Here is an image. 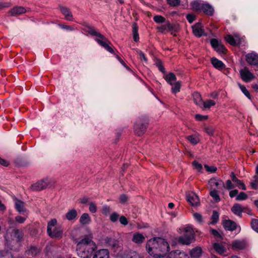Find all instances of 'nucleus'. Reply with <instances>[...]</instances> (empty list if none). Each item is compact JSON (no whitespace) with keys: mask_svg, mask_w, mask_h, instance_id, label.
<instances>
[{"mask_svg":"<svg viewBox=\"0 0 258 258\" xmlns=\"http://www.w3.org/2000/svg\"><path fill=\"white\" fill-rule=\"evenodd\" d=\"M251 226L252 228L256 232L258 233V220L252 219L251 222Z\"/></svg>","mask_w":258,"mask_h":258,"instance_id":"a18cd8bd","label":"nucleus"},{"mask_svg":"<svg viewBox=\"0 0 258 258\" xmlns=\"http://www.w3.org/2000/svg\"><path fill=\"white\" fill-rule=\"evenodd\" d=\"M219 215L218 213L215 211H213V214L212 216V223H217V221L219 220Z\"/></svg>","mask_w":258,"mask_h":258,"instance_id":"8fccbe9b","label":"nucleus"},{"mask_svg":"<svg viewBox=\"0 0 258 258\" xmlns=\"http://www.w3.org/2000/svg\"><path fill=\"white\" fill-rule=\"evenodd\" d=\"M79 221L82 225H87L90 223L91 218L88 213H83L81 216Z\"/></svg>","mask_w":258,"mask_h":258,"instance_id":"cd10ccee","label":"nucleus"},{"mask_svg":"<svg viewBox=\"0 0 258 258\" xmlns=\"http://www.w3.org/2000/svg\"><path fill=\"white\" fill-rule=\"evenodd\" d=\"M96 249V243L88 237L82 239L77 244V254L82 258H91L93 252H95Z\"/></svg>","mask_w":258,"mask_h":258,"instance_id":"f03ea898","label":"nucleus"},{"mask_svg":"<svg viewBox=\"0 0 258 258\" xmlns=\"http://www.w3.org/2000/svg\"><path fill=\"white\" fill-rule=\"evenodd\" d=\"M181 87V84L180 82L178 81L176 82L174 84V86L172 87V92L174 94H176L180 91Z\"/></svg>","mask_w":258,"mask_h":258,"instance_id":"4c0bfd02","label":"nucleus"},{"mask_svg":"<svg viewBox=\"0 0 258 258\" xmlns=\"http://www.w3.org/2000/svg\"><path fill=\"white\" fill-rule=\"evenodd\" d=\"M194 234H184L178 238V242L183 245H189L194 241Z\"/></svg>","mask_w":258,"mask_h":258,"instance_id":"1a4fd4ad","label":"nucleus"},{"mask_svg":"<svg viewBox=\"0 0 258 258\" xmlns=\"http://www.w3.org/2000/svg\"><path fill=\"white\" fill-rule=\"evenodd\" d=\"M211 44L212 46L215 49L217 47L220 43L216 39H212L211 40Z\"/></svg>","mask_w":258,"mask_h":258,"instance_id":"680f3d73","label":"nucleus"},{"mask_svg":"<svg viewBox=\"0 0 258 258\" xmlns=\"http://www.w3.org/2000/svg\"><path fill=\"white\" fill-rule=\"evenodd\" d=\"M225 39L227 42H228L231 45L236 46L235 42L234 40V38L233 36L231 35H228L226 36Z\"/></svg>","mask_w":258,"mask_h":258,"instance_id":"49530a36","label":"nucleus"},{"mask_svg":"<svg viewBox=\"0 0 258 258\" xmlns=\"http://www.w3.org/2000/svg\"><path fill=\"white\" fill-rule=\"evenodd\" d=\"M205 168L207 171L210 172H214L217 170V168L213 166H209L207 165H205Z\"/></svg>","mask_w":258,"mask_h":258,"instance_id":"bf43d9fd","label":"nucleus"},{"mask_svg":"<svg viewBox=\"0 0 258 258\" xmlns=\"http://www.w3.org/2000/svg\"><path fill=\"white\" fill-rule=\"evenodd\" d=\"M203 251L200 247H196L192 248L189 251V254L191 258H200L202 255Z\"/></svg>","mask_w":258,"mask_h":258,"instance_id":"412c9836","label":"nucleus"},{"mask_svg":"<svg viewBox=\"0 0 258 258\" xmlns=\"http://www.w3.org/2000/svg\"><path fill=\"white\" fill-rule=\"evenodd\" d=\"M147 127V122H143L141 120H138L136 122L134 126L135 132L138 136H141L146 131Z\"/></svg>","mask_w":258,"mask_h":258,"instance_id":"423d86ee","label":"nucleus"},{"mask_svg":"<svg viewBox=\"0 0 258 258\" xmlns=\"http://www.w3.org/2000/svg\"><path fill=\"white\" fill-rule=\"evenodd\" d=\"M167 3L171 7H176L180 4V0H167Z\"/></svg>","mask_w":258,"mask_h":258,"instance_id":"3c124183","label":"nucleus"},{"mask_svg":"<svg viewBox=\"0 0 258 258\" xmlns=\"http://www.w3.org/2000/svg\"><path fill=\"white\" fill-rule=\"evenodd\" d=\"M119 222L121 224L124 226L127 225L128 224V221L124 216H121V217H120Z\"/></svg>","mask_w":258,"mask_h":258,"instance_id":"0e129e2a","label":"nucleus"},{"mask_svg":"<svg viewBox=\"0 0 258 258\" xmlns=\"http://www.w3.org/2000/svg\"><path fill=\"white\" fill-rule=\"evenodd\" d=\"M234 38V40L235 42L236 45H237L241 43V38L239 37L238 35L235 34L233 36Z\"/></svg>","mask_w":258,"mask_h":258,"instance_id":"774afa93","label":"nucleus"},{"mask_svg":"<svg viewBox=\"0 0 258 258\" xmlns=\"http://www.w3.org/2000/svg\"><path fill=\"white\" fill-rule=\"evenodd\" d=\"M47 233L52 238L60 239L63 236V230L61 227L57 225V221L52 219L47 223Z\"/></svg>","mask_w":258,"mask_h":258,"instance_id":"7ed1b4c3","label":"nucleus"},{"mask_svg":"<svg viewBox=\"0 0 258 258\" xmlns=\"http://www.w3.org/2000/svg\"><path fill=\"white\" fill-rule=\"evenodd\" d=\"M192 164L194 166L195 168L197 169L198 171H200L202 168V165L201 164L199 163L197 161H194L192 162Z\"/></svg>","mask_w":258,"mask_h":258,"instance_id":"69168bd1","label":"nucleus"},{"mask_svg":"<svg viewBox=\"0 0 258 258\" xmlns=\"http://www.w3.org/2000/svg\"><path fill=\"white\" fill-rule=\"evenodd\" d=\"M246 242L244 240H235L232 242L231 247L234 250H241L246 247Z\"/></svg>","mask_w":258,"mask_h":258,"instance_id":"f8f14e48","label":"nucleus"},{"mask_svg":"<svg viewBox=\"0 0 258 258\" xmlns=\"http://www.w3.org/2000/svg\"><path fill=\"white\" fill-rule=\"evenodd\" d=\"M110 212V208L107 206L104 205L102 207V213L104 215H106Z\"/></svg>","mask_w":258,"mask_h":258,"instance_id":"052dcab7","label":"nucleus"},{"mask_svg":"<svg viewBox=\"0 0 258 258\" xmlns=\"http://www.w3.org/2000/svg\"><path fill=\"white\" fill-rule=\"evenodd\" d=\"M166 258H189L188 254L179 250L172 251Z\"/></svg>","mask_w":258,"mask_h":258,"instance_id":"2eb2a0df","label":"nucleus"},{"mask_svg":"<svg viewBox=\"0 0 258 258\" xmlns=\"http://www.w3.org/2000/svg\"><path fill=\"white\" fill-rule=\"evenodd\" d=\"M194 217L195 219L200 223H201L203 222V218L202 216L198 213H196L194 214Z\"/></svg>","mask_w":258,"mask_h":258,"instance_id":"4d7b16f0","label":"nucleus"},{"mask_svg":"<svg viewBox=\"0 0 258 258\" xmlns=\"http://www.w3.org/2000/svg\"><path fill=\"white\" fill-rule=\"evenodd\" d=\"M201 10L206 15L210 16L213 15L214 12V10L212 6L205 3H204Z\"/></svg>","mask_w":258,"mask_h":258,"instance_id":"5701e85b","label":"nucleus"},{"mask_svg":"<svg viewBox=\"0 0 258 258\" xmlns=\"http://www.w3.org/2000/svg\"><path fill=\"white\" fill-rule=\"evenodd\" d=\"M133 38L135 41L137 42L139 40V36L138 33V28L136 23H134L133 26Z\"/></svg>","mask_w":258,"mask_h":258,"instance_id":"72a5a7b5","label":"nucleus"},{"mask_svg":"<svg viewBox=\"0 0 258 258\" xmlns=\"http://www.w3.org/2000/svg\"><path fill=\"white\" fill-rule=\"evenodd\" d=\"M40 250L36 246H31L26 251V254L28 257H33L37 255Z\"/></svg>","mask_w":258,"mask_h":258,"instance_id":"4be33fe9","label":"nucleus"},{"mask_svg":"<svg viewBox=\"0 0 258 258\" xmlns=\"http://www.w3.org/2000/svg\"><path fill=\"white\" fill-rule=\"evenodd\" d=\"M211 62L213 66L217 69L222 70L225 68V64L223 62L216 58H212Z\"/></svg>","mask_w":258,"mask_h":258,"instance_id":"b1692460","label":"nucleus"},{"mask_svg":"<svg viewBox=\"0 0 258 258\" xmlns=\"http://www.w3.org/2000/svg\"><path fill=\"white\" fill-rule=\"evenodd\" d=\"M241 79L245 82H249L254 78V76L247 68L239 71Z\"/></svg>","mask_w":258,"mask_h":258,"instance_id":"6e6552de","label":"nucleus"},{"mask_svg":"<svg viewBox=\"0 0 258 258\" xmlns=\"http://www.w3.org/2000/svg\"><path fill=\"white\" fill-rule=\"evenodd\" d=\"M15 207L19 213H23L24 212H26V209L24 208V203L23 202L16 200L15 201Z\"/></svg>","mask_w":258,"mask_h":258,"instance_id":"bb28decb","label":"nucleus"},{"mask_svg":"<svg viewBox=\"0 0 258 258\" xmlns=\"http://www.w3.org/2000/svg\"><path fill=\"white\" fill-rule=\"evenodd\" d=\"M205 131L210 136H212L214 134V130L212 126L205 127Z\"/></svg>","mask_w":258,"mask_h":258,"instance_id":"6e6d98bb","label":"nucleus"},{"mask_svg":"<svg viewBox=\"0 0 258 258\" xmlns=\"http://www.w3.org/2000/svg\"><path fill=\"white\" fill-rule=\"evenodd\" d=\"M238 86L242 92V93L249 99H250V95L248 91L246 89L245 87L243 85H241L240 84H238Z\"/></svg>","mask_w":258,"mask_h":258,"instance_id":"a19ab883","label":"nucleus"},{"mask_svg":"<svg viewBox=\"0 0 258 258\" xmlns=\"http://www.w3.org/2000/svg\"><path fill=\"white\" fill-rule=\"evenodd\" d=\"M77 217V211L75 209H72L69 211L66 214V218L69 221L75 219Z\"/></svg>","mask_w":258,"mask_h":258,"instance_id":"c85d7f7f","label":"nucleus"},{"mask_svg":"<svg viewBox=\"0 0 258 258\" xmlns=\"http://www.w3.org/2000/svg\"><path fill=\"white\" fill-rule=\"evenodd\" d=\"M246 60L249 64L256 65L258 64V54L255 52L248 53L246 55Z\"/></svg>","mask_w":258,"mask_h":258,"instance_id":"4468645a","label":"nucleus"},{"mask_svg":"<svg viewBox=\"0 0 258 258\" xmlns=\"http://www.w3.org/2000/svg\"><path fill=\"white\" fill-rule=\"evenodd\" d=\"M204 4V2L196 1L191 3V7L194 10L200 11L202 10Z\"/></svg>","mask_w":258,"mask_h":258,"instance_id":"c756f323","label":"nucleus"},{"mask_svg":"<svg viewBox=\"0 0 258 258\" xmlns=\"http://www.w3.org/2000/svg\"><path fill=\"white\" fill-rule=\"evenodd\" d=\"M232 181L235 183V186L238 187L239 188L242 189L243 190L246 189V186L244 183L242 181L239 180L237 178H234V180Z\"/></svg>","mask_w":258,"mask_h":258,"instance_id":"f704fd0d","label":"nucleus"},{"mask_svg":"<svg viewBox=\"0 0 258 258\" xmlns=\"http://www.w3.org/2000/svg\"><path fill=\"white\" fill-rule=\"evenodd\" d=\"M0 258H14L13 255L8 251L0 250Z\"/></svg>","mask_w":258,"mask_h":258,"instance_id":"ea45409f","label":"nucleus"},{"mask_svg":"<svg viewBox=\"0 0 258 258\" xmlns=\"http://www.w3.org/2000/svg\"><path fill=\"white\" fill-rule=\"evenodd\" d=\"M157 28L160 32H163L167 29L171 30L172 29V26L170 24L168 23L165 25L158 27Z\"/></svg>","mask_w":258,"mask_h":258,"instance_id":"79ce46f5","label":"nucleus"},{"mask_svg":"<svg viewBox=\"0 0 258 258\" xmlns=\"http://www.w3.org/2000/svg\"><path fill=\"white\" fill-rule=\"evenodd\" d=\"M92 258H110L109 251L105 248L96 250Z\"/></svg>","mask_w":258,"mask_h":258,"instance_id":"9b49d317","label":"nucleus"},{"mask_svg":"<svg viewBox=\"0 0 258 258\" xmlns=\"http://www.w3.org/2000/svg\"><path fill=\"white\" fill-rule=\"evenodd\" d=\"M118 218L119 215L116 212H113L110 215L109 219L112 222H116L118 220Z\"/></svg>","mask_w":258,"mask_h":258,"instance_id":"09e8293b","label":"nucleus"},{"mask_svg":"<svg viewBox=\"0 0 258 258\" xmlns=\"http://www.w3.org/2000/svg\"><path fill=\"white\" fill-rule=\"evenodd\" d=\"M89 211L92 213H95L97 211V207L96 204L93 202L89 203Z\"/></svg>","mask_w":258,"mask_h":258,"instance_id":"864d4df0","label":"nucleus"},{"mask_svg":"<svg viewBox=\"0 0 258 258\" xmlns=\"http://www.w3.org/2000/svg\"><path fill=\"white\" fill-rule=\"evenodd\" d=\"M136 51L137 52V53L140 56V58L141 59V60H144L145 62H147V57L145 56V54L143 53V52H142L141 50H139V49H137L136 50Z\"/></svg>","mask_w":258,"mask_h":258,"instance_id":"5fc2aeb1","label":"nucleus"},{"mask_svg":"<svg viewBox=\"0 0 258 258\" xmlns=\"http://www.w3.org/2000/svg\"><path fill=\"white\" fill-rule=\"evenodd\" d=\"M216 102L212 100H208L204 102H203V105L205 109L210 108L211 106H214Z\"/></svg>","mask_w":258,"mask_h":258,"instance_id":"58836bf2","label":"nucleus"},{"mask_svg":"<svg viewBox=\"0 0 258 258\" xmlns=\"http://www.w3.org/2000/svg\"><path fill=\"white\" fill-rule=\"evenodd\" d=\"M214 49L219 53H224L226 50L225 47L221 43Z\"/></svg>","mask_w":258,"mask_h":258,"instance_id":"603ef678","label":"nucleus"},{"mask_svg":"<svg viewBox=\"0 0 258 258\" xmlns=\"http://www.w3.org/2000/svg\"><path fill=\"white\" fill-rule=\"evenodd\" d=\"M184 232H185V234H194V230L192 228V227L190 226H186L184 228Z\"/></svg>","mask_w":258,"mask_h":258,"instance_id":"13d9d810","label":"nucleus"},{"mask_svg":"<svg viewBox=\"0 0 258 258\" xmlns=\"http://www.w3.org/2000/svg\"><path fill=\"white\" fill-rule=\"evenodd\" d=\"M213 248L218 254L222 255L226 252V249L222 243L215 242L213 244Z\"/></svg>","mask_w":258,"mask_h":258,"instance_id":"f3484780","label":"nucleus"},{"mask_svg":"<svg viewBox=\"0 0 258 258\" xmlns=\"http://www.w3.org/2000/svg\"><path fill=\"white\" fill-rule=\"evenodd\" d=\"M26 219V217L20 216H18L15 217V220L19 223H23Z\"/></svg>","mask_w":258,"mask_h":258,"instance_id":"e2e57ef3","label":"nucleus"},{"mask_svg":"<svg viewBox=\"0 0 258 258\" xmlns=\"http://www.w3.org/2000/svg\"><path fill=\"white\" fill-rule=\"evenodd\" d=\"M187 139L193 145L197 144L200 141L199 138L195 135L189 136L187 137Z\"/></svg>","mask_w":258,"mask_h":258,"instance_id":"c9c22d12","label":"nucleus"},{"mask_svg":"<svg viewBox=\"0 0 258 258\" xmlns=\"http://www.w3.org/2000/svg\"><path fill=\"white\" fill-rule=\"evenodd\" d=\"M210 195L215 201L219 202L220 201V199L216 189H213L211 190L210 192Z\"/></svg>","mask_w":258,"mask_h":258,"instance_id":"37998d69","label":"nucleus"},{"mask_svg":"<svg viewBox=\"0 0 258 258\" xmlns=\"http://www.w3.org/2000/svg\"><path fill=\"white\" fill-rule=\"evenodd\" d=\"M186 200L192 206H196L200 203L198 196L192 192H188L186 194Z\"/></svg>","mask_w":258,"mask_h":258,"instance_id":"9d476101","label":"nucleus"},{"mask_svg":"<svg viewBox=\"0 0 258 258\" xmlns=\"http://www.w3.org/2000/svg\"><path fill=\"white\" fill-rule=\"evenodd\" d=\"M224 228L229 231H233L236 228V224L230 220H225L223 223Z\"/></svg>","mask_w":258,"mask_h":258,"instance_id":"aec40b11","label":"nucleus"},{"mask_svg":"<svg viewBox=\"0 0 258 258\" xmlns=\"http://www.w3.org/2000/svg\"><path fill=\"white\" fill-rule=\"evenodd\" d=\"M60 10L62 14L65 16V19L68 21H73V16L70 9L67 7L60 6Z\"/></svg>","mask_w":258,"mask_h":258,"instance_id":"a211bd4d","label":"nucleus"},{"mask_svg":"<svg viewBox=\"0 0 258 258\" xmlns=\"http://www.w3.org/2000/svg\"><path fill=\"white\" fill-rule=\"evenodd\" d=\"M195 118L197 120L202 121L207 119L208 118V116L207 115H202L198 114L195 115Z\"/></svg>","mask_w":258,"mask_h":258,"instance_id":"338daca9","label":"nucleus"},{"mask_svg":"<svg viewBox=\"0 0 258 258\" xmlns=\"http://www.w3.org/2000/svg\"><path fill=\"white\" fill-rule=\"evenodd\" d=\"M247 198V195L243 192H241L236 197V201L244 200Z\"/></svg>","mask_w":258,"mask_h":258,"instance_id":"de8ad7c7","label":"nucleus"},{"mask_svg":"<svg viewBox=\"0 0 258 258\" xmlns=\"http://www.w3.org/2000/svg\"><path fill=\"white\" fill-rule=\"evenodd\" d=\"M192 96L195 103L201 107L203 102L201 95L198 92H195Z\"/></svg>","mask_w":258,"mask_h":258,"instance_id":"7c9ffc66","label":"nucleus"},{"mask_svg":"<svg viewBox=\"0 0 258 258\" xmlns=\"http://www.w3.org/2000/svg\"><path fill=\"white\" fill-rule=\"evenodd\" d=\"M95 40L99 45L104 47L106 50L110 53H114L113 49L108 44V41L103 35L99 33L97 36Z\"/></svg>","mask_w":258,"mask_h":258,"instance_id":"39448f33","label":"nucleus"},{"mask_svg":"<svg viewBox=\"0 0 258 258\" xmlns=\"http://www.w3.org/2000/svg\"><path fill=\"white\" fill-rule=\"evenodd\" d=\"M86 32L88 33L91 35L97 36L100 33L98 32L96 29L93 27H87L85 29Z\"/></svg>","mask_w":258,"mask_h":258,"instance_id":"e433bc0d","label":"nucleus"},{"mask_svg":"<svg viewBox=\"0 0 258 258\" xmlns=\"http://www.w3.org/2000/svg\"><path fill=\"white\" fill-rule=\"evenodd\" d=\"M146 249L150 255L157 258H166L165 255L169 251L168 243L160 237H156L148 240Z\"/></svg>","mask_w":258,"mask_h":258,"instance_id":"f257e3e1","label":"nucleus"},{"mask_svg":"<svg viewBox=\"0 0 258 258\" xmlns=\"http://www.w3.org/2000/svg\"><path fill=\"white\" fill-rule=\"evenodd\" d=\"M49 185V181L47 179H45L38 181L31 185V188L33 190L40 191L42 190Z\"/></svg>","mask_w":258,"mask_h":258,"instance_id":"0eeeda50","label":"nucleus"},{"mask_svg":"<svg viewBox=\"0 0 258 258\" xmlns=\"http://www.w3.org/2000/svg\"><path fill=\"white\" fill-rule=\"evenodd\" d=\"M145 239V237L142 234L136 233L133 235L132 240L136 243L140 244L143 243Z\"/></svg>","mask_w":258,"mask_h":258,"instance_id":"393cba45","label":"nucleus"},{"mask_svg":"<svg viewBox=\"0 0 258 258\" xmlns=\"http://www.w3.org/2000/svg\"><path fill=\"white\" fill-rule=\"evenodd\" d=\"M243 210L242 206L238 204H234L231 209L232 212L239 216H241Z\"/></svg>","mask_w":258,"mask_h":258,"instance_id":"a878e982","label":"nucleus"},{"mask_svg":"<svg viewBox=\"0 0 258 258\" xmlns=\"http://www.w3.org/2000/svg\"><path fill=\"white\" fill-rule=\"evenodd\" d=\"M192 28L193 33L196 36L200 37L205 35L204 30L200 23L195 24L192 27Z\"/></svg>","mask_w":258,"mask_h":258,"instance_id":"dca6fc26","label":"nucleus"},{"mask_svg":"<svg viewBox=\"0 0 258 258\" xmlns=\"http://www.w3.org/2000/svg\"><path fill=\"white\" fill-rule=\"evenodd\" d=\"M13 233L14 234V237L16 238V240H13L9 243V241L8 240L9 238V234H7L5 236V238L7 241V244L8 246L10 247L11 249H13V245H11L12 243H15L18 246H19L20 243L19 241L22 239L23 236V233L21 230L20 229H14L13 230Z\"/></svg>","mask_w":258,"mask_h":258,"instance_id":"20e7f679","label":"nucleus"},{"mask_svg":"<svg viewBox=\"0 0 258 258\" xmlns=\"http://www.w3.org/2000/svg\"><path fill=\"white\" fill-rule=\"evenodd\" d=\"M165 79L168 84L173 86V82L176 80V77L173 73H171L165 76Z\"/></svg>","mask_w":258,"mask_h":258,"instance_id":"2f4dec72","label":"nucleus"},{"mask_svg":"<svg viewBox=\"0 0 258 258\" xmlns=\"http://www.w3.org/2000/svg\"><path fill=\"white\" fill-rule=\"evenodd\" d=\"M154 21L157 23H162L165 21V19L160 15H156L153 18Z\"/></svg>","mask_w":258,"mask_h":258,"instance_id":"c03bdc74","label":"nucleus"},{"mask_svg":"<svg viewBox=\"0 0 258 258\" xmlns=\"http://www.w3.org/2000/svg\"><path fill=\"white\" fill-rule=\"evenodd\" d=\"M26 12V9L23 7L16 6L11 9L8 13L11 16H17L20 15H22Z\"/></svg>","mask_w":258,"mask_h":258,"instance_id":"ddd939ff","label":"nucleus"},{"mask_svg":"<svg viewBox=\"0 0 258 258\" xmlns=\"http://www.w3.org/2000/svg\"><path fill=\"white\" fill-rule=\"evenodd\" d=\"M120 258H140V256L136 251H130L123 254Z\"/></svg>","mask_w":258,"mask_h":258,"instance_id":"473e14b6","label":"nucleus"},{"mask_svg":"<svg viewBox=\"0 0 258 258\" xmlns=\"http://www.w3.org/2000/svg\"><path fill=\"white\" fill-rule=\"evenodd\" d=\"M209 183L211 187L213 189H216L219 185H222V186H224V182L220 179L216 178H211L209 181Z\"/></svg>","mask_w":258,"mask_h":258,"instance_id":"6ab92c4d","label":"nucleus"}]
</instances>
